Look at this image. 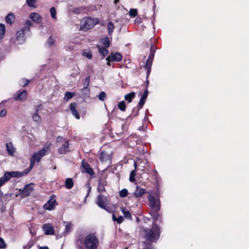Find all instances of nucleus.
Returning a JSON list of instances; mask_svg holds the SVG:
<instances>
[{
  "label": "nucleus",
  "instance_id": "nucleus-1",
  "mask_svg": "<svg viewBox=\"0 0 249 249\" xmlns=\"http://www.w3.org/2000/svg\"><path fill=\"white\" fill-rule=\"evenodd\" d=\"M144 237L146 240L154 242L158 240L160 236V227L155 223H153L151 229H145Z\"/></svg>",
  "mask_w": 249,
  "mask_h": 249
},
{
  "label": "nucleus",
  "instance_id": "nucleus-2",
  "mask_svg": "<svg viewBox=\"0 0 249 249\" xmlns=\"http://www.w3.org/2000/svg\"><path fill=\"white\" fill-rule=\"evenodd\" d=\"M84 245L87 249H95L99 245L98 239L94 234H88L85 238Z\"/></svg>",
  "mask_w": 249,
  "mask_h": 249
},
{
  "label": "nucleus",
  "instance_id": "nucleus-3",
  "mask_svg": "<svg viewBox=\"0 0 249 249\" xmlns=\"http://www.w3.org/2000/svg\"><path fill=\"white\" fill-rule=\"evenodd\" d=\"M98 23V20L97 18H84L80 22V30L86 31L94 27Z\"/></svg>",
  "mask_w": 249,
  "mask_h": 249
},
{
  "label": "nucleus",
  "instance_id": "nucleus-4",
  "mask_svg": "<svg viewBox=\"0 0 249 249\" xmlns=\"http://www.w3.org/2000/svg\"><path fill=\"white\" fill-rule=\"evenodd\" d=\"M149 206L154 212H158L160 208V200L156 198L153 196L150 195L148 197Z\"/></svg>",
  "mask_w": 249,
  "mask_h": 249
},
{
  "label": "nucleus",
  "instance_id": "nucleus-5",
  "mask_svg": "<svg viewBox=\"0 0 249 249\" xmlns=\"http://www.w3.org/2000/svg\"><path fill=\"white\" fill-rule=\"evenodd\" d=\"M19 173L17 171H11L5 172L4 176L0 178V185H4L12 178H17Z\"/></svg>",
  "mask_w": 249,
  "mask_h": 249
},
{
  "label": "nucleus",
  "instance_id": "nucleus-6",
  "mask_svg": "<svg viewBox=\"0 0 249 249\" xmlns=\"http://www.w3.org/2000/svg\"><path fill=\"white\" fill-rule=\"evenodd\" d=\"M96 204L101 208L105 209L107 203V197L102 195H99L97 196Z\"/></svg>",
  "mask_w": 249,
  "mask_h": 249
},
{
  "label": "nucleus",
  "instance_id": "nucleus-7",
  "mask_svg": "<svg viewBox=\"0 0 249 249\" xmlns=\"http://www.w3.org/2000/svg\"><path fill=\"white\" fill-rule=\"evenodd\" d=\"M82 166L83 172L88 173L90 176H92L94 174L92 169L90 167L88 163L84 160H82Z\"/></svg>",
  "mask_w": 249,
  "mask_h": 249
},
{
  "label": "nucleus",
  "instance_id": "nucleus-8",
  "mask_svg": "<svg viewBox=\"0 0 249 249\" xmlns=\"http://www.w3.org/2000/svg\"><path fill=\"white\" fill-rule=\"evenodd\" d=\"M122 59V55L118 53H115L108 55L106 58L107 61L119 62Z\"/></svg>",
  "mask_w": 249,
  "mask_h": 249
},
{
  "label": "nucleus",
  "instance_id": "nucleus-9",
  "mask_svg": "<svg viewBox=\"0 0 249 249\" xmlns=\"http://www.w3.org/2000/svg\"><path fill=\"white\" fill-rule=\"evenodd\" d=\"M34 186V184L33 183H30L26 185L22 191V195L24 196H28L33 190Z\"/></svg>",
  "mask_w": 249,
  "mask_h": 249
},
{
  "label": "nucleus",
  "instance_id": "nucleus-10",
  "mask_svg": "<svg viewBox=\"0 0 249 249\" xmlns=\"http://www.w3.org/2000/svg\"><path fill=\"white\" fill-rule=\"evenodd\" d=\"M56 200L54 197H51L48 202L44 205V208L47 210H52L54 208V205Z\"/></svg>",
  "mask_w": 249,
  "mask_h": 249
},
{
  "label": "nucleus",
  "instance_id": "nucleus-11",
  "mask_svg": "<svg viewBox=\"0 0 249 249\" xmlns=\"http://www.w3.org/2000/svg\"><path fill=\"white\" fill-rule=\"evenodd\" d=\"M43 230L47 235H53L54 233L53 227L51 224H45L43 226Z\"/></svg>",
  "mask_w": 249,
  "mask_h": 249
},
{
  "label": "nucleus",
  "instance_id": "nucleus-12",
  "mask_svg": "<svg viewBox=\"0 0 249 249\" xmlns=\"http://www.w3.org/2000/svg\"><path fill=\"white\" fill-rule=\"evenodd\" d=\"M77 107L76 103H73L70 105V108L71 112L72 114L77 119H79L80 117L79 113L76 109Z\"/></svg>",
  "mask_w": 249,
  "mask_h": 249
},
{
  "label": "nucleus",
  "instance_id": "nucleus-13",
  "mask_svg": "<svg viewBox=\"0 0 249 249\" xmlns=\"http://www.w3.org/2000/svg\"><path fill=\"white\" fill-rule=\"evenodd\" d=\"M69 142L68 141H65L64 143L62 144V145L59 147L58 149V152L60 154H64L67 151H68V147H69Z\"/></svg>",
  "mask_w": 249,
  "mask_h": 249
},
{
  "label": "nucleus",
  "instance_id": "nucleus-14",
  "mask_svg": "<svg viewBox=\"0 0 249 249\" xmlns=\"http://www.w3.org/2000/svg\"><path fill=\"white\" fill-rule=\"evenodd\" d=\"M107 185V182L104 180H100L97 187V190L100 193L106 192L105 186Z\"/></svg>",
  "mask_w": 249,
  "mask_h": 249
},
{
  "label": "nucleus",
  "instance_id": "nucleus-15",
  "mask_svg": "<svg viewBox=\"0 0 249 249\" xmlns=\"http://www.w3.org/2000/svg\"><path fill=\"white\" fill-rule=\"evenodd\" d=\"M30 18L35 22L40 23L42 20L41 16L38 13L33 12L31 13Z\"/></svg>",
  "mask_w": 249,
  "mask_h": 249
},
{
  "label": "nucleus",
  "instance_id": "nucleus-16",
  "mask_svg": "<svg viewBox=\"0 0 249 249\" xmlns=\"http://www.w3.org/2000/svg\"><path fill=\"white\" fill-rule=\"evenodd\" d=\"M6 151H7L8 154L10 156H13L16 149L13 146L12 143L11 142L6 143Z\"/></svg>",
  "mask_w": 249,
  "mask_h": 249
},
{
  "label": "nucleus",
  "instance_id": "nucleus-17",
  "mask_svg": "<svg viewBox=\"0 0 249 249\" xmlns=\"http://www.w3.org/2000/svg\"><path fill=\"white\" fill-rule=\"evenodd\" d=\"M17 40L21 44L24 41V31L23 30H20L17 33Z\"/></svg>",
  "mask_w": 249,
  "mask_h": 249
},
{
  "label": "nucleus",
  "instance_id": "nucleus-18",
  "mask_svg": "<svg viewBox=\"0 0 249 249\" xmlns=\"http://www.w3.org/2000/svg\"><path fill=\"white\" fill-rule=\"evenodd\" d=\"M100 160L102 162L108 161L110 163L111 157L109 154L105 152H102L100 157Z\"/></svg>",
  "mask_w": 249,
  "mask_h": 249
},
{
  "label": "nucleus",
  "instance_id": "nucleus-19",
  "mask_svg": "<svg viewBox=\"0 0 249 249\" xmlns=\"http://www.w3.org/2000/svg\"><path fill=\"white\" fill-rule=\"evenodd\" d=\"M27 95V92L26 90H24L21 92H19L17 96V97H14V98L16 100H21L23 101L26 99Z\"/></svg>",
  "mask_w": 249,
  "mask_h": 249
},
{
  "label": "nucleus",
  "instance_id": "nucleus-20",
  "mask_svg": "<svg viewBox=\"0 0 249 249\" xmlns=\"http://www.w3.org/2000/svg\"><path fill=\"white\" fill-rule=\"evenodd\" d=\"M34 165H35L30 162V165L29 167L27 169H25L23 172H20L18 171H17L18 173H19V175H18V176H17V178H20L21 177H23V176L28 174L30 172V171L32 169Z\"/></svg>",
  "mask_w": 249,
  "mask_h": 249
},
{
  "label": "nucleus",
  "instance_id": "nucleus-21",
  "mask_svg": "<svg viewBox=\"0 0 249 249\" xmlns=\"http://www.w3.org/2000/svg\"><path fill=\"white\" fill-rule=\"evenodd\" d=\"M89 76H88L86 78L83 84L84 87L82 89V91L86 90L87 92L85 93L86 95H89V90L88 89V87L89 86Z\"/></svg>",
  "mask_w": 249,
  "mask_h": 249
},
{
  "label": "nucleus",
  "instance_id": "nucleus-22",
  "mask_svg": "<svg viewBox=\"0 0 249 249\" xmlns=\"http://www.w3.org/2000/svg\"><path fill=\"white\" fill-rule=\"evenodd\" d=\"M146 193L145 189L137 186L136 191L134 193V195L136 197H141L144 194Z\"/></svg>",
  "mask_w": 249,
  "mask_h": 249
},
{
  "label": "nucleus",
  "instance_id": "nucleus-23",
  "mask_svg": "<svg viewBox=\"0 0 249 249\" xmlns=\"http://www.w3.org/2000/svg\"><path fill=\"white\" fill-rule=\"evenodd\" d=\"M15 20V16L13 13H9L5 17V21L7 23L11 25Z\"/></svg>",
  "mask_w": 249,
  "mask_h": 249
},
{
  "label": "nucleus",
  "instance_id": "nucleus-24",
  "mask_svg": "<svg viewBox=\"0 0 249 249\" xmlns=\"http://www.w3.org/2000/svg\"><path fill=\"white\" fill-rule=\"evenodd\" d=\"M145 99H142V98L140 99V101H139V102L138 103V108L136 107V108H133V112H134L135 109L137 110V113H136V114H134L135 116H137L138 115V112H139V110L142 107L143 105L145 103Z\"/></svg>",
  "mask_w": 249,
  "mask_h": 249
},
{
  "label": "nucleus",
  "instance_id": "nucleus-25",
  "mask_svg": "<svg viewBox=\"0 0 249 249\" xmlns=\"http://www.w3.org/2000/svg\"><path fill=\"white\" fill-rule=\"evenodd\" d=\"M42 157L39 155H36V153L34 154L30 160V162L35 165L36 161L39 162Z\"/></svg>",
  "mask_w": 249,
  "mask_h": 249
},
{
  "label": "nucleus",
  "instance_id": "nucleus-26",
  "mask_svg": "<svg viewBox=\"0 0 249 249\" xmlns=\"http://www.w3.org/2000/svg\"><path fill=\"white\" fill-rule=\"evenodd\" d=\"M121 211L124 214V216H125V218L129 219H131V214L129 211L128 210H127V209H126L125 207H122Z\"/></svg>",
  "mask_w": 249,
  "mask_h": 249
},
{
  "label": "nucleus",
  "instance_id": "nucleus-27",
  "mask_svg": "<svg viewBox=\"0 0 249 249\" xmlns=\"http://www.w3.org/2000/svg\"><path fill=\"white\" fill-rule=\"evenodd\" d=\"M65 186L68 189H71L73 187V182L72 178H68L66 179L65 182Z\"/></svg>",
  "mask_w": 249,
  "mask_h": 249
},
{
  "label": "nucleus",
  "instance_id": "nucleus-28",
  "mask_svg": "<svg viewBox=\"0 0 249 249\" xmlns=\"http://www.w3.org/2000/svg\"><path fill=\"white\" fill-rule=\"evenodd\" d=\"M98 51L100 54L103 55L104 56H106L108 53V50L107 49V48L100 46L99 45L97 46Z\"/></svg>",
  "mask_w": 249,
  "mask_h": 249
},
{
  "label": "nucleus",
  "instance_id": "nucleus-29",
  "mask_svg": "<svg viewBox=\"0 0 249 249\" xmlns=\"http://www.w3.org/2000/svg\"><path fill=\"white\" fill-rule=\"evenodd\" d=\"M135 97V93L134 92H131L126 94L124 96V99L129 103H130L132 101V99H133Z\"/></svg>",
  "mask_w": 249,
  "mask_h": 249
},
{
  "label": "nucleus",
  "instance_id": "nucleus-30",
  "mask_svg": "<svg viewBox=\"0 0 249 249\" xmlns=\"http://www.w3.org/2000/svg\"><path fill=\"white\" fill-rule=\"evenodd\" d=\"M38 111V109L36 108V113L33 114L32 119L33 120L36 122L40 123L41 121V117L39 115H38L37 112Z\"/></svg>",
  "mask_w": 249,
  "mask_h": 249
},
{
  "label": "nucleus",
  "instance_id": "nucleus-31",
  "mask_svg": "<svg viewBox=\"0 0 249 249\" xmlns=\"http://www.w3.org/2000/svg\"><path fill=\"white\" fill-rule=\"evenodd\" d=\"M49 150V146L46 147L45 148H43V149L39 150L38 152H36V155H39L41 157L44 156L47 154Z\"/></svg>",
  "mask_w": 249,
  "mask_h": 249
},
{
  "label": "nucleus",
  "instance_id": "nucleus-32",
  "mask_svg": "<svg viewBox=\"0 0 249 249\" xmlns=\"http://www.w3.org/2000/svg\"><path fill=\"white\" fill-rule=\"evenodd\" d=\"M37 1V0H26V2L29 7L36 8Z\"/></svg>",
  "mask_w": 249,
  "mask_h": 249
},
{
  "label": "nucleus",
  "instance_id": "nucleus-33",
  "mask_svg": "<svg viewBox=\"0 0 249 249\" xmlns=\"http://www.w3.org/2000/svg\"><path fill=\"white\" fill-rule=\"evenodd\" d=\"M114 29V25L113 22H109L107 25V29L109 35H111Z\"/></svg>",
  "mask_w": 249,
  "mask_h": 249
},
{
  "label": "nucleus",
  "instance_id": "nucleus-34",
  "mask_svg": "<svg viewBox=\"0 0 249 249\" xmlns=\"http://www.w3.org/2000/svg\"><path fill=\"white\" fill-rule=\"evenodd\" d=\"M101 43L105 46L106 48H108L110 45V42L108 37H105L102 39Z\"/></svg>",
  "mask_w": 249,
  "mask_h": 249
},
{
  "label": "nucleus",
  "instance_id": "nucleus-35",
  "mask_svg": "<svg viewBox=\"0 0 249 249\" xmlns=\"http://www.w3.org/2000/svg\"><path fill=\"white\" fill-rule=\"evenodd\" d=\"M74 93L67 91L65 94L64 99L66 101H68L69 100L72 98L74 96Z\"/></svg>",
  "mask_w": 249,
  "mask_h": 249
},
{
  "label": "nucleus",
  "instance_id": "nucleus-36",
  "mask_svg": "<svg viewBox=\"0 0 249 249\" xmlns=\"http://www.w3.org/2000/svg\"><path fill=\"white\" fill-rule=\"evenodd\" d=\"M5 32V26L3 24H0V39L3 38Z\"/></svg>",
  "mask_w": 249,
  "mask_h": 249
},
{
  "label": "nucleus",
  "instance_id": "nucleus-37",
  "mask_svg": "<svg viewBox=\"0 0 249 249\" xmlns=\"http://www.w3.org/2000/svg\"><path fill=\"white\" fill-rule=\"evenodd\" d=\"M82 55L89 59H91L92 57V53L90 51H84L82 53Z\"/></svg>",
  "mask_w": 249,
  "mask_h": 249
},
{
  "label": "nucleus",
  "instance_id": "nucleus-38",
  "mask_svg": "<svg viewBox=\"0 0 249 249\" xmlns=\"http://www.w3.org/2000/svg\"><path fill=\"white\" fill-rule=\"evenodd\" d=\"M152 61H153L152 60L150 61L148 59L147 60V62H146V64L145 65V67L147 69V75L149 74V73H150V69H151V66L152 64Z\"/></svg>",
  "mask_w": 249,
  "mask_h": 249
},
{
  "label": "nucleus",
  "instance_id": "nucleus-39",
  "mask_svg": "<svg viewBox=\"0 0 249 249\" xmlns=\"http://www.w3.org/2000/svg\"><path fill=\"white\" fill-rule=\"evenodd\" d=\"M65 232L69 233L72 228V224L70 222H65Z\"/></svg>",
  "mask_w": 249,
  "mask_h": 249
},
{
  "label": "nucleus",
  "instance_id": "nucleus-40",
  "mask_svg": "<svg viewBox=\"0 0 249 249\" xmlns=\"http://www.w3.org/2000/svg\"><path fill=\"white\" fill-rule=\"evenodd\" d=\"M118 106L121 110L124 111L125 110L126 106L124 101L120 102L118 103Z\"/></svg>",
  "mask_w": 249,
  "mask_h": 249
},
{
  "label": "nucleus",
  "instance_id": "nucleus-41",
  "mask_svg": "<svg viewBox=\"0 0 249 249\" xmlns=\"http://www.w3.org/2000/svg\"><path fill=\"white\" fill-rule=\"evenodd\" d=\"M128 191L126 189H124L119 192V195L121 197H124L127 196Z\"/></svg>",
  "mask_w": 249,
  "mask_h": 249
},
{
  "label": "nucleus",
  "instance_id": "nucleus-42",
  "mask_svg": "<svg viewBox=\"0 0 249 249\" xmlns=\"http://www.w3.org/2000/svg\"><path fill=\"white\" fill-rule=\"evenodd\" d=\"M135 170H133L130 172L129 175V180L130 182H133L135 180Z\"/></svg>",
  "mask_w": 249,
  "mask_h": 249
},
{
  "label": "nucleus",
  "instance_id": "nucleus-43",
  "mask_svg": "<svg viewBox=\"0 0 249 249\" xmlns=\"http://www.w3.org/2000/svg\"><path fill=\"white\" fill-rule=\"evenodd\" d=\"M29 83V81L26 79H22L19 81V85L22 87L27 86Z\"/></svg>",
  "mask_w": 249,
  "mask_h": 249
},
{
  "label": "nucleus",
  "instance_id": "nucleus-44",
  "mask_svg": "<svg viewBox=\"0 0 249 249\" xmlns=\"http://www.w3.org/2000/svg\"><path fill=\"white\" fill-rule=\"evenodd\" d=\"M137 15V10L136 9H131L129 11V15L132 17H135Z\"/></svg>",
  "mask_w": 249,
  "mask_h": 249
},
{
  "label": "nucleus",
  "instance_id": "nucleus-45",
  "mask_svg": "<svg viewBox=\"0 0 249 249\" xmlns=\"http://www.w3.org/2000/svg\"><path fill=\"white\" fill-rule=\"evenodd\" d=\"M50 13H51V16H52V18L55 19L56 15V12L55 9L54 7H52L50 9Z\"/></svg>",
  "mask_w": 249,
  "mask_h": 249
},
{
  "label": "nucleus",
  "instance_id": "nucleus-46",
  "mask_svg": "<svg viewBox=\"0 0 249 249\" xmlns=\"http://www.w3.org/2000/svg\"><path fill=\"white\" fill-rule=\"evenodd\" d=\"M106 97V94L104 91H102L98 95V98L101 101H104Z\"/></svg>",
  "mask_w": 249,
  "mask_h": 249
},
{
  "label": "nucleus",
  "instance_id": "nucleus-47",
  "mask_svg": "<svg viewBox=\"0 0 249 249\" xmlns=\"http://www.w3.org/2000/svg\"><path fill=\"white\" fill-rule=\"evenodd\" d=\"M47 43L49 46H51L54 43V39L52 38V36H50V37L48 39Z\"/></svg>",
  "mask_w": 249,
  "mask_h": 249
},
{
  "label": "nucleus",
  "instance_id": "nucleus-48",
  "mask_svg": "<svg viewBox=\"0 0 249 249\" xmlns=\"http://www.w3.org/2000/svg\"><path fill=\"white\" fill-rule=\"evenodd\" d=\"M65 141H67L66 139L63 138L62 137L59 136L57 138L56 142L57 143H64Z\"/></svg>",
  "mask_w": 249,
  "mask_h": 249
},
{
  "label": "nucleus",
  "instance_id": "nucleus-49",
  "mask_svg": "<svg viewBox=\"0 0 249 249\" xmlns=\"http://www.w3.org/2000/svg\"><path fill=\"white\" fill-rule=\"evenodd\" d=\"M141 246H144L142 249H152L150 245L144 242H142L141 244L140 245V247Z\"/></svg>",
  "mask_w": 249,
  "mask_h": 249
},
{
  "label": "nucleus",
  "instance_id": "nucleus-50",
  "mask_svg": "<svg viewBox=\"0 0 249 249\" xmlns=\"http://www.w3.org/2000/svg\"><path fill=\"white\" fill-rule=\"evenodd\" d=\"M6 247V244L2 238H0V249H4Z\"/></svg>",
  "mask_w": 249,
  "mask_h": 249
},
{
  "label": "nucleus",
  "instance_id": "nucleus-51",
  "mask_svg": "<svg viewBox=\"0 0 249 249\" xmlns=\"http://www.w3.org/2000/svg\"><path fill=\"white\" fill-rule=\"evenodd\" d=\"M155 213L153 214V215H152V217H153V218L154 220V223H155V222L158 220V217H159V213H158V212H154Z\"/></svg>",
  "mask_w": 249,
  "mask_h": 249
},
{
  "label": "nucleus",
  "instance_id": "nucleus-52",
  "mask_svg": "<svg viewBox=\"0 0 249 249\" xmlns=\"http://www.w3.org/2000/svg\"><path fill=\"white\" fill-rule=\"evenodd\" d=\"M32 25V23L30 20H27L25 23V28H27V29L29 30L30 27Z\"/></svg>",
  "mask_w": 249,
  "mask_h": 249
},
{
  "label": "nucleus",
  "instance_id": "nucleus-53",
  "mask_svg": "<svg viewBox=\"0 0 249 249\" xmlns=\"http://www.w3.org/2000/svg\"><path fill=\"white\" fill-rule=\"evenodd\" d=\"M147 96H148V90L147 89H146L144 91V92L143 93L142 97L141 98L142 99H145L146 100V99L147 98Z\"/></svg>",
  "mask_w": 249,
  "mask_h": 249
},
{
  "label": "nucleus",
  "instance_id": "nucleus-54",
  "mask_svg": "<svg viewBox=\"0 0 249 249\" xmlns=\"http://www.w3.org/2000/svg\"><path fill=\"white\" fill-rule=\"evenodd\" d=\"M7 111L5 109H2L0 112V117H4L6 115Z\"/></svg>",
  "mask_w": 249,
  "mask_h": 249
},
{
  "label": "nucleus",
  "instance_id": "nucleus-55",
  "mask_svg": "<svg viewBox=\"0 0 249 249\" xmlns=\"http://www.w3.org/2000/svg\"><path fill=\"white\" fill-rule=\"evenodd\" d=\"M124 221V218L123 216H119L118 218H117V220H116V222L118 223V224H121V223L123 222V221Z\"/></svg>",
  "mask_w": 249,
  "mask_h": 249
},
{
  "label": "nucleus",
  "instance_id": "nucleus-56",
  "mask_svg": "<svg viewBox=\"0 0 249 249\" xmlns=\"http://www.w3.org/2000/svg\"><path fill=\"white\" fill-rule=\"evenodd\" d=\"M155 54H154V53H150L149 55L148 56V58L147 59L149 60H153Z\"/></svg>",
  "mask_w": 249,
  "mask_h": 249
},
{
  "label": "nucleus",
  "instance_id": "nucleus-57",
  "mask_svg": "<svg viewBox=\"0 0 249 249\" xmlns=\"http://www.w3.org/2000/svg\"><path fill=\"white\" fill-rule=\"evenodd\" d=\"M155 46L154 45H152L150 47V53H154V54H155Z\"/></svg>",
  "mask_w": 249,
  "mask_h": 249
},
{
  "label": "nucleus",
  "instance_id": "nucleus-58",
  "mask_svg": "<svg viewBox=\"0 0 249 249\" xmlns=\"http://www.w3.org/2000/svg\"><path fill=\"white\" fill-rule=\"evenodd\" d=\"M82 10L83 9L82 8H77L75 10V12L76 14H79L82 12Z\"/></svg>",
  "mask_w": 249,
  "mask_h": 249
},
{
  "label": "nucleus",
  "instance_id": "nucleus-59",
  "mask_svg": "<svg viewBox=\"0 0 249 249\" xmlns=\"http://www.w3.org/2000/svg\"><path fill=\"white\" fill-rule=\"evenodd\" d=\"M86 186L87 187V188H88V194H87V196L89 195L90 191V190H91V187L90 186L89 184H86Z\"/></svg>",
  "mask_w": 249,
  "mask_h": 249
},
{
  "label": "nucleus",
  "instance_id": "nucleus-60",
  "mask_svg": "<svg viewBox=\"0 0 249 249\" xmlns=\"http://www.w3.org/2000/svg\"><path fill=\"white\" fill-rule=\"evenodd\" d=\"M154 176H155L156 179H157L158 177V173L156 170L154 171Z\"/></svg>",
  "mask_w": 249,
  "mask_h": 249
},
{
  "label": "nucleus",
  "instance_id": "nucleus-61",
  "mask_svg": "<svg viewBox=\"0 0 249 249\" xmlns=\"http://www.w3.org/2000/svg\"><path fill=\"white\" fill-rule=\"evenodd\" d=\"M117 218H116V217H115V215H114V214H113V215H112V219H113V220L114 221H116V220H117Z\"/></svg>",
  "mask_w": 249,
  "mask_h": 249
},
{
  "label": "nucleus",
  "instance_id": "nucleus-62",
  "mask_svg": "<svg viewBox=\"0 0 249 249\" xmlns=\"http://www.w3.org/2000/svg\"><path fill=\"white\" fill-rule=\"evenodd\" d=\"M39 249H49V248L48 247H41L40 248H39Z\"/></svg>",
  "mask_w": 249,
  "mask_h": 249
},
{
  "label": "nucleus",
  "instance_id": "nucleus-63",
  "mask_svg": "<svg viewBox=\"0 0 249 249\" xmlns=\"http://www.w3.org/2000/svg\"><path fill=\"white\" fill-rule=\"evenodd\" d=\"M3 194L1 191H0V199L2 197Z\"/></svg>",
  "mask_w": 249,
  "mask_h": 249
},
{
  "label": "nucleus",
  "instance_id": "nucleus-64",
  "mask_svg": "<svg viewBox=\"0 0 249 249\" xmlns=\"http://www.w3.org/2000/svg\"><path fill=\"white\" fill-rule=\"evenodd\" d=\"M136 113H137V110H136V109H135V111H134V112H133V110H132V114H133V115L134 116H135L134 115V114H136Z\"/></svg>",
  "mask_w": 249,
  "mask_h": 249
}]
</instances>
